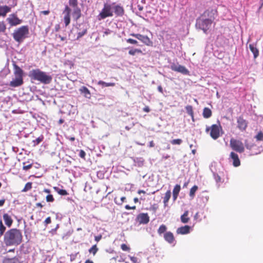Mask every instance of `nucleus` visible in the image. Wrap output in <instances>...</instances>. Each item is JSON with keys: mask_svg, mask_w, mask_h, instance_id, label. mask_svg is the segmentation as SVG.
Returning a JSON list of instances; mask_svg holds the SVG:
<instances>
[{"mask_svg": "<svg viewBox=\"0 0 263 263\" xmlns=\"http://www.w3.org/2000/svg\"><path fill=\"white\" fill-rule=\"evenodd\" d=\"M22 238V234L20 230L11 229L5 233L4 242L6 246H16L21 243Z\"/></svg>", "mask_w": 263, "mask_h": 263, "instance_id": "obj_1", "label": "nucleus"}, {"mask_svg": "<svg viewBox=\"0 0 263 263\" xmlns=\"http://www.w3.org/2000/svg\"><path fill=\"white\" fill-rule=\"evenodd\" d=\"M28 76L31 79L37 80L44 84H48L52 81V77L50 75L39 69L31 70L29 71Z\"/></svg>", "mask_w": 263, "mask_h": 263, "instance_id": "obj_2", "label": "nucleus"}, {"mask_svg": "<svg viewBox=\"0 0 263 263\" xmlns=\"http://www.w3.org/2000/svg\"><path fill=\"white\" fill-rule=\"evenodd\" d=\"M15 78L10 82L9 86L16 87L21 86L23 84V71L18 66L15 65L14 72Z\"/></svg>", "mask_w": 263, "mask_h": 263, "instance_id": "obj_3", "label": "nucleus"}, {"mask_svg": "<svg viewBox=\"0 0 263 263\" xmlns=\"http://www.w3.org/2000/svg\"><path fill=\"white\" fill-rule=\"evenodd\" d=\"M29 33L28 26H23L14 30L13 33L14 40L18 43L22 42Z\"/></svg>", "mask_w": 263, "mask_h": 263, "instance_id": "obj_4", "label": "nucleus"}, {"mask_svg": "<svg viewBox=\"0 0 263 263\" xmlns=\"http://www.w3.org/2000/svg\"><path fill=\"white\" fill-rule=\"evenodd\" d=\"M113 15L112 5L111 4L105 3L103 9L97 16V19L99 21H101L107 17H112Z\"/></svg>", "mask_w": 263, "mask_h": 263, "instance_id": "obj_5", "label": "nucleus"}, {"mask_svg": "<svg viewBox=\"0 0 263 263\" xmlns=\"http://www.w3.org/2000/svg\"><path fill=\"white\" fill-rule=\"evenodd\" d=\"M213 22L209 21L208 19L200 16L196 20V26L200 29L203 31L204 33H206L212 25Z\"/></svg>", "mask_w": 263, "mask_h": 263, "instance_id": "obj_6", "label": "nucleus"}, {"mask_svg": "<svg viewBox=\"0 0 263 263\" xmlns=\"http://www.w3.org/2000/svg\"><path fill=\"white\" fill-rule=\"evenodd\" d=\"M210 130V136L214 140L218 139L220 136L222 128L220 125L213 124L211 127H206V132Z\"/></svg>", "mask_w": 263, "mask_h": 263, "instance_id": "obj_7", "label": "nucleus"}, {"mask_svg": "<svg viewBox=\"0 0 263 263\" xmlns=\"http://www.w3.org/2000/svg\"><path fill=\"white\" fill-rule=\"evenodd\" d=\"M230 145L231 147L237 152L241 153L244 152L245 147L243 144L239 140L231 139Z\"/></svg>", "mask_w": 263, "mask_h": 263, "instance_id": "obj_8", "label": "nucleus"}, {"mask_svg": "<svg viewBox=\"0 0 263 263\" xmlns=\"http://www.w3.org/2000/svg\"><path fill=\"white\" fill-rule=\"evenodd\" d=\"M170 67L172 70L180 72L183 74L187 75L189 74V71L185 67L179 65L178 63H171Z\"/></svg>", "mask_w": 263, "mask_h": 263, "instance_id": "obj_9", "label": "nucleus"}, {"mask_svg": "<svg viewBox=\"0 0 263 263\" xmlns=\"http://www.w3.org/2000/svg\"><path fill=\"white\" fill-rule=\"evenodd\" d=\"M201 16L208 19L209 21L210 20L211 22H213L217 16V11L213 9H208Z\"/></svg>", "mask_w": 263, "mask_h": 263, "instance_id": "obj_10", "label": "nucleus"}, {"mask_svg": "<svg viewBox=\"0 0 263 263\" xmlns=\"http://www.w3.org/2000/svg\"><path fill=\"white\" fill-rule=\"evenodd\" d=\"M7 21L10 25L11 26H15L21 24L22 22V20L18 18L16 14L13 13L9 15V17L7 18Z\"/></svg>", "mask_w": 263, "mask_h": 263, "instance_id": "obj_11", "label": "nucleus"}, {"mask_svg": "<svg viewBox=\"0 0 263 263\" xmlns=\"http://www.w3.org/2000/svg\"><path fill=\"white\" fill-rule=\"evenodd\" d=\"M71 11V9L68 6H66L63 12V14L64 15L63 20L65 26H67L70 24Z\"/></svg>", "mask_w": 263, "mask_h": 263, "instance_id": "obj_12", "label": "nucleus"}, {"mask_svg": "<svg viewBox=\"0 0 263 263\" xmlns=\"http://www.w3.org/2000/svg\"><path fill=\"white\" fill-rule=\"evenodd\" d=\"M137 221L140 224H147L149 221V217L147 213H140L137 218Z\"/></svg>", "mask_w": 263, "mask_h": 263, "instance_id": "obj_13", "label": "nucleus"}, {"mask_svg": "<svg viewBox=\"0 0 263 263\" xmlns=\"http://www.w3.org/2000/svg\"><path fill=\"white\" fill-rule=\"evenodd\" d=\"M216 164L215 163H211L210 168L211 172L213 173V177L216 182L217 183H220L222 182L221 177L217 174L216 172Z\"/></svg>", "mask_w": 263, "mask_h": 263, "instance_id": "obj_14", "label": "nucleus"}, {"mask_svg": "<svg viewBox=\"0 0 263 263\" xmlns=\"http://www.w3.org/2000/svg\"><path fill=\"white\" fill-rule=\"evenodd\" d=\"M112 5V11L118 16H121L124 14V9L120 5H116L115 3L111 4Z\"/></svg>", "mask_w": 263, "mask_h": 263, "instance_id": "obj_15", "label": "nucleus"}, {"mask_svg": "<svg viewBox=\"0 0 263 263\" xmlns=\"http://www.w3.org/2000/svg\"><path fill=\"white\" fill-rule=\"evenodd\" d=\"M130 35L136 37V39H137L138 40H140V41H141L142 42L146 45H148V44L151 42L149 39L146 35H143L140 34L135 33L131 34Z\"/></svg>", "mask_w": 263, "mask_h": 263, "instance_id": "obj_16", "label": "nucleus"}, {"mask_svg": "<svg viewBox=\"0 0 263 263\" xmlns=\"http://www.w3.org/2000/svg\"><path fill=\"white\" fill-rule=\"evenodd\" d=\"M237 127L241 131L245 130L247 126V123L245 120L239 117L237 118Z\"/></svg>", "mask_w": 263, "mask_h": 263, "instance_id": "obj_17", "label": "nucleus"}, {"mask_svg": "<svg viewBox=\"0 0 263 263\" xmlns=\"http://www.w3.org/2000/svg\"><path fill=\"white\" fill-rule=\"evenodd\" d=\"M230 158L233 161V165L235 167H237L240 165V162L237 154L234 152H231L230 155Z\"/></svg>", "mask_w": 263, "mask_h": 263, "instance_id": "obj_18", "label": "nucleus"}, {"mask_svg": "<svg viewBox=\"0 0 263 263\" xmlns=\"http://www.w3.org/2000/svg\"><path fill=\"white\" fill-rule=\"evenodd\" d=\"M3 218L6 226L8 228H10L13 221L11 216L7 213H5L3 216Z\"/></svg>", "mask_w": 263, "mask_h": 263, "instance_id": "obj_19", "label": "nucleus"}, {"mask_svg": "<svg viewBox=\"0 0 263 263\" xmlns=\"http://www.w3.org/2000/svg\"><path fill=\"white\" fill-rule=\"evenodd\" d=\"M191 227L189 226L181 227L177 229V233L179 234L184 235L190 233Z\"/></svg>", "mask_w": 263, "mask_h": 263, "instance_id": "obj_20", "label": "nucleus"}, {"mask_svg": "<svg viewBox=\"0 0 263 263\" xmlns=\"http://www.w3.org/2000/svg\"><path fill=\"white\" fill-rule=\"evenodd\" d=\"M72 15L73 18L76 21H77L79 18H80L81 16V11L80 8L78 7H73Z\"/></svg>", "mask_w": 263, "mask_h": 263, "instance_id": "obj_21", "label": "nucleus"}, {"mask_svg": "<svg viewBox=\"0 0 263 263\" xmlns=\"http://www.w3.org/2000/svg\"><path fill=\"white\" fill-rule=\"evenodd\" d=\"M164 239L170 243H172L174 241L173 234L171 232H167L164 234Z\"/></svg>", "mask_w": 263, "mask_h": 263, "instance_id": "obj_22", "label": "nucleus"}, {"mask_svg": "<svg viewBox=\"0 0 263 263\" xmlns=\"http://www.w3.org/2000/svg\"><path fill=\"white\" fill-rule=\"evenodd\" d=\"M11 11V8L7 6H0V16H5Z\"/></svg>", "mask_w": 263, "mask_h": 263, "instance_id": "obj_23", "label": "nucleus"}, {"mask_svg": "<svg viewBox=\"0 0 263 263\" xmlns=\"http://www.w3.org/2000/svg\"><path fill=\"white\" fill-rule=\"evenodd\" d=\"M249 48L253 53L254 58L256 59L259 55V51L256 47V44H251L249 45Z\"/></svg>", "mask_w": 263, "mask_h": 263, "instance_id": "obj_24", "label": "nucleus"}, {"mask_svg": "<svg viewBox=\"0 0 263 263\" xmlns=\"http://www.w3.org/2000/svg\"><path fill=\"white\" fill-rule=\"evenodd\" d=\"M80 91L84 95L85 97L87 98H90V92L88 88L85 86L82 87L80 89Z\"/></svg>", "mask_w": 263, "mask_h": 263, "instance_id": "obj_25", "label": "nucleus"}, {"mask_svg": "<svg viewBox=\"0 0 263 263\" xmlns=\"http://www.w3.org/2000/svg\"><path fill=\"white\" fill-rule=\"evenodd\" d=\"M135 165L138 167H141L144 165V160L142 158H135L134 159Z\"/></svg>", "mask_w": 263, "mask_h": 263, "instance_id": "obj_26", "label": "nucleus"}, {"mask_svg": "<svg viewBox=\"0 0 263 263\" xmlns=\"http://www.w3.org/2000/svg\"><path fill=\"white\" fill-rule=\"evenodd\" d=\"M189 211H185L183 214L181 216V221L183 223H186L189 222L190 218L188 217Z\"/></svg>", "mask_w": 263, "mask_h": 263, "instance_id": "obj_27", "label": "nucleus"}, {"mask_svg": "<svg viewBox=\"0 0 263 263\" xmlns=\"http://www.w3.org/2000/svg\"><path fill=\"white\" fill-rule=\"evenodd\" d=\"M171 196V192L170 190L167 191L165 194V196L163 198V203L164 207H166L167 205V202L170 200Z\"/></svg>", "mask_w": 263, "mask_h": 263, "instance_id": "obj_28", "label": "nucleus"}, {"mask_svg": "<svg viewBox=\"0 0 263 263\" xmlns=\"http://www.w3.org/2000/svg\"><path fill=\"white\" fill-rule=\"evenodd\" d=\"M202 115L204 118H209L212 116V111L210 108L205 107L203 109Z\"/></svg>", "mask_w": 263, "mask_h": 263, "instance_id": "obj_29", "label": "nucleus"}, {"mask_svg": "<svg viewBox=\"0 0 263 263\" xmlns=\"http://www.w3.org/2000/svg\"><path fill=\"white\" fill-rule=\"evenodd\" d=\"M53 189L55 192H57L59 194L61 195L65 196L68 195L67 192L65 190L61 189L57 186L53 187Z\"/></svg>", "mask_w": 263, "mask_h": 263, "instance_id": "obj_30", "label": "nucleus"}, {"mask_svg": "<svg viewBox=\"0 0 263 263\" xmlns=\"http://www.w3.org/2000/svg\"><path fill=\"white\" fill-rule=\"evenodd\" d=\"M6 227L3 224V222L2 220H0V238L2 237V236H4L5 233H6Z\"/></svg>", "mask_w": 263, "mask_h": 263, "instance_id": "obj_31", "label": "nucleus"}, {"mask_svg": "<svg viewBox=\"0 0 263 263\" xmlns=\"http://www.w3.org/2000/svg\"><path fill=\"white\" fill-rule=\"evenodd\" d=\"M198 187L197 185L193 186L190 190L189 195L192 199L195 197V193L197 191Z\"/></svg>", "mask_w": 263, "mask_h": 263, "instance_id": "obj_32", "label": "nucleus"}, {"mask_svg": "<svg viewBox=\"0 0 263 263\" xmlns=\"http://www.w3.org/2000/svg\"><path fill=\"white\" fill-rule=\"evenodd\" d=\"M186 112L192 117L193 120H194V114L193 110V107L191 105H187L185 107Z\"/></svg>", "mask_w": 263, "mask_h": 263, "instance_id": "obj_33", "label": "nucleus"}, {"mask_svg": "<svg viewBox=\"0 0 263 263\" xmlns=\"http://www.w3.org/2000/svg\"><path fill=\"white\" fill-rule=\"evenodd\" d=\"M4 263H19L18 259L16 258H5L4 260Z\"/></svg>", "mask_w": 263, "mask_h": 263, "instance_id": "obj_34", "label": "nucleus"}, {"mask_svg": "<svg viewBox=\"0 0 263 263\" xmlns=\"http://www.w3.org/2000/svg\"><path fill=\"white\" fill-rule=\"evenodd\" d=\"M44 140V136L43 135H41L35 140H33L32 142L33 143V146H35L39 145L42 141Z\"/></svg>", "mask_w": 263, "mask_h": 263, "instance_id": "obj_35", "label": "nucleus"}, {"mask_svg": "<svg viewBox=\"0 0 263 263\" xmlns=\"http://www.w3.org/2000/svg\"><path fill=\"white\" fill-rule=\"evenodd\" d=\"M245 144L246 147L248 149H251L254 146V143L249 139H246L245 141Z\"/></svg>", "mask_w": 263, "mask_h": 263, "instance_id": "obj_36", "label": "nucleus"}, {"mask_svg": "<svg viewBox=\"0 0 263 263\" xmlns=\"http://www.w3.org/2000/svg\"><path fill=\"white\" fill-rule=\"evenodd\" d=\"M98 250V249L97 247V245H95L92 246L91 248L89 249V252L90 253H92L93 255H95L96 254V253L97 252Z\"/></svg>", "mask_w": 263, "mask_h": 263, "instance_id": "obj_37", "label": "nucleus"}, {"mask_svg": "<svg viewBox=\"0 0 263 263\" xmlns=\"http://www.w3.org/2000/svg\"><path fill=\"white\" fill-rule=\"evenodd\" d=\"M32 187V183L31 182H27L24 188L23 189L22 192H26L29 191Z\"/></svg>", "mask_w": 263, "mask_h": 263, "instance_id": "obj_38", "label": "nucleus"}, {"mask_svg": "<svg viewBox=\"0 0 263 263\" xmlns=\"http://www.w3.org/2000/svg\"><path fill=\"white\" fill-rule=\"evenodd\" d=\"M141 50L140 49H130L128 51V53L130 55H134L137 53H141Z\"/></svg>", "mask_w": 263, "mask_h": 263, "instance_id": "obj_39", "label": "nucleus"}, {"mask_svg": "<svg viewBox=\"0 0 263 263\" xmlns=\"http://www.w3.org/2000/svg\"><path fill=\"white\" fill-rule=\"evenodd\" d=\"M166 230V227L164 224H162L160 226V227L158 230V233H159V234L160 235V234L163 233Z\"/></svg>", "mask_w": 263, "mask_h": 263, "instance_id": "obj_40", "label": "nucleus"}, {"mask_svg": "<svg viewBox=\"0 0 263 263\" xmlns=\"http://www.w3.org/2000/svg\"><path fill=\"white\" fill-rule=\"evenodd\" d=\"M180 186L179 184H176L173 191V194H177L178 195L180 191Z\"/></svg>", "mask_w": 263, "mask_h": 263, "instance_id": "obj_41", "label": "nucleus"}, {"mask_svg": "<svg viewBox=\"0 0 263 263\" xmlns=\"http://www.w3.org/2000/svg\"><path fill=\"white\" fill-rule=\"evenodd\" d=\"M69 4L72 7H78V0H69Z\"/></svg>", "mask_w": 263, "mask_h": 263, "instance_id": "obj_42", "label": "nucleus"}, {"mask_svg": "<svg viewBox=\"0 0 263 263\" xmlns=\"http://www.w3.org/2000/svg\"><path fill=\"white\" fill-rule=\"evenodd\" d=\"M182 141L181 139H174L171 141V143L173 145H180L182 143Z\"/></svg>", "mask_w": 263, "mask_h": 263, "instance_id": "obj_43", "label": "nucleus"}, {"mask_svg": "<svg viewBox=\"0 0 263 263\" xmlns=\"http://www.w3.org/2000/svg\"><path fill=\"white\" fill-rule=\"evenodd\" d=\"M87 30L86 29H84L82 31H80L78 33V36L77 39H79L81 37H82L83 35H84L86 33Z\"/></svg>", "mask_w": 263, "mask_h": 263, "instance_id": "obj_44", "label": "nucleus"}, {"mask_svg": "<svg viewBox=\"0 0 263 263\" xmlns=\"http://www.w3.org/2000/svg\"><path fill=\"white\" fill-rule=\"evenodd\" d=\"M255 138L258 141L263 140V133L261 132L259 133L256 136Z\"/></svg>", "mask_w": 263, "mask_h": 263, "instance_id": "obj_45", "label": "nucleus"}, {"mask_svg": "<svg viewBox=\"0 0 263 263\" xmlns=\"http://www.w3.org/2000/svg\"><path fill=\"white\" fill-rule=\"evenodd\" d=\"M112 32V31L109 29H105L104 31L103 32V36L104 37L105 36L108 35L109 34H110Z\"/></svg>", "mask_w": 263, "mask_h": 263, "instance_id": "obj_46", "label": "nucleus"}, {"mask_svg": "<svg viewBox=\"0 0 263 263\" xmlns=\"http://www.w3.org/2000/svg\"><path fill=\"white\" fill-rule=\"evenodd\" d=\"M46 201L47 202H53L54 201V198L52 195H48L46 196Z\"/></svg>", "mask_w": 263, "mask_h": 263, "instance_id": "obj_47", "label": "nucleus"}, {"mask_svg": "<svg viewBox=\"0 0 263 263\" xmlns=\"http://www.w3.org/2000/svg\"><path fill=\"white\" fill-rule=\"evenodd\" d=\"M6 30V26L3 22H0V32H4Z\"/></svg>", "mask_w": 263, "mask_h": 263, "instance_id": "obj_48", "label": "nucleus"}, {"mask_svg": "<svg viewBox=\"0 0 263 263\" xmlns=\"http://www.w3.org/2000/svg\"><path fill=\"white\" fill-rule=\"evenodd\" d=\"M121 248L123 251H128L129 250V248L125 244H122L121 246Z\"/></svg>", "mask_w": 263, "mask_h": 263, "instance_id": "obj_49", "label": "nucleus"}, {"mask_svg": "<svg viewBox=\"0 0 263 263\" xmlns=\"http://www.w3.org/2000/svg\"><path fill=\"white\" fill-rule=\"evenodd\" d=\"M126 42L128 43L132 44H137L138 43V42L136 40L132 39H127Z\"/></svg>", "mask_w": 263, "mask_h": 263, "instance_id": "obj_50", "label": "nucleus"}, {"mask_svg": "<svg viewBox=\"0 0 263 263\" xmlns=\"http://www.w3.org/2000/svg\"><path fill=\"white\" fill-rule=\"evenodd\" d=\"M130 260L134 262V263H139L138 262V259L134 256H130Z\"/></svg>", "mask_w": 263, "mask_h": 263, "instance_id": "obj_51", "label": "nucleus"}, {"mask_svg": "<svg viewBox=\"0 0 263 263\" xmlns=\"http://www.w3.org/2000/svg\"><path fill=\"white\" fill-rule=\"evenodd\" d=\"M86 155L85 152L83 150H80L79 156L82 158H84Z\"/></svg>", "mask_w": 263, "mask_h": 263, "instance_id": "obj_52", "label": "nucleus"}, {"mask_svg": "<svg viewBox=\"0 0 263 263\" xmlns=\"http://www.w3.org/2000/svg\"><path fill=\"white\" fill-rule=\"evenodd\" d=\"M59 228V224H57L56 227L54 229H51V230L50 231V232L52 234H55L56 233V231L57 230V229Z\"/></svg>", "mask_w": 263, "mask_h": 263, "instance_id": "obj_53", "label": "nucleus"}, {"mask_svg": "<svg viewBox=\"0 0 263 263\" xmlns=\"http://www.w3.org/2000/svg\"><path fill=\"white\" fill-rule=\"evenodd\" d=\"M105 82H104L103 81H99L97 82V84L99 86H101L102 87H105Z\"/></svg>", "mask_w": 263, "mask_h": 263, "instance_id": "obj_54", "label": "nucleus"}, {"mask_svg": "<svg viewBox=\"0 0 263 263\" xmlns=\"http://www.w3.org/2000/svg\"><path fill=\"white\" fill-rule=\"evenodd\" d=\"M50 223H51V218L50 217H48L44 221V223L46 226L47 224H49Z\"/></svg>", "mask_w": 263, "mask_h": 263, "instance_id": "obj_55", "label": "nucleus"}, {"mask_svg": "<svg viewBox=\"0 0 263 263\" xmlns=\"http://www.w3.org/2000/svg\"><path fill=\"white\" fill-rule=\"evenodd\" d=\"M24 164H25V163H24ZM31 167H32V164H28L27 165H24L23 166V169L24 170L26 171V170H28L29 169H30Z\"/></svg>", "mask_w": 263, "mask_h": 263, "instance_id": "obj_56", "label": "nucleus"}, {"mask_svg": "<svg viewBox=\"0 0 263 263\" xmlns=\"http://www.w3.org/2000/svg\"><path fill=\"white\" fill-rule=\"evenodd\" d=\"M115 85V83H105V87L114 86Z\"/></svg>", "mask_w": 263, "mask_h": 263, "instance_id": "obj_57", "label": "nucleus"}, {"mask_svg": "<svg viewBox=\"0 0 263 263\" xmlns=\"http://www.w3.org/2000/svg\"><path fill=\"white\" fill-rule=\"evenodd\" d=\"M101 238H102V236L101 235L96 236L95 237V240L97 242L101 240Z\"/></svg>", "mask_w": 263, "mask_h": 263, "instance_id": "obj_58", "label": "nucleus"}, {"mask_svg": "<svg viewBox=\"0 0 263 263\" xmlns=\"http://www.w3.org/2000/svg\"><path fill=\"white\" fill-rule=\"evenodd\" d=\"M125 208L126 210L135 209H136L135 206H133L131 207L129 205H126Z\"/></svg>", "mask_w": 263, "mask_h": 263, "instance_id": "obj_59", "label": "nucleus"}, {"mask_svg": "<svg viewBox=\"0 0 263 263\" xmlns=\"http://www.w3.org/2000/svg\"><path fill=\"white\" fill-rule=\"evenodd\" d=\"M77 255V254H71L70 255V260L71 261H73V260H74Z\"/></svg>", "mask_w": 263, "mask_h": 263, "instance_id": "obj_60", "label": "nucleus"}, {"mask_svg": "<svg viewBox=\"0 0 263 263\" xmlns=\"http://www.w3.org/2000/svg\"><path fill=\"white\" fill-rule=\"evenodd\" d=\"M143 111L146 112H148L150 111L149 108L148 106H146L143 108Z\"/></svg>", "mask_w": 263, "mask_h": 263, "instance_id": "obj_61", "label": "nucleus"}, {"mask_svg": "<svg viewBox=\"0 0 263 263\" xmlns=\"http://www.w3.org/2000/svg\"><path fill=\"white\" fill-rule=\"evenodd\" d=\"M5 202V199H3L0 200V206H3Z\"/></svg>", "mask_w": 263, "mask_h": 263, "instance_id": "obj_62", "label": "nucleus"}, {"mask_svg": "<svg viewBox=\"0 0 263 263\" xmlns=\"http://www.w3.org/2000/svg\"><path fill=\"white\" fill-rule=\"evenodd\" d=\"M158 91H159L160 92H161V93H163V88H162V87H161V85L158 86Z\"/></svg>", "mask_w": 263, "mask_h": 263, "instance_id": "obj_63", "label": "nucleus"}, {"mask_svg": "<svg viewBox=\"0 0 263 263\" xmlns=\"http://www.w3.org/2000/svg\"><path fill=\"white\" fill-rule=\"evenodd\" d=\"M41 13L44 15H48L49 13V10H45L41 12Z\"/></svg>", "mask_w": 263, "mask_h": 263, "instance_id": "obj_64", "label": "nucleus"}]
</instances>
